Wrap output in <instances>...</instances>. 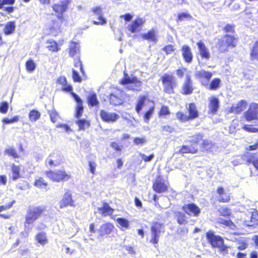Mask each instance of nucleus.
Listing matches in <instances>:
<instances>
[{
	"label": "nucleus",
	"mask_w": 258,
	"mask_h": 258,
	"mask_svg": "<svg viewBox=\"0 0 258 258\" xmlns=\"http://www.w3.org/2000/svg\"><path fill=\"white\" fill-rule=\"evenodd\" d=\"M186 109L188 115L180 111L176 113V117L180 122H184L199 117V112L195 103H189Z\"/></svg>",
	"instance_id": "obj_2"
},
{
	"label": "nucleus",
	"mask_w": 258,
	"mask_h": 258,
	"mask_svg": "<svg viewBox=\"0 0 258 258\" xmlns=\"http://www.w3.org/2000/svg\"><path fill=\"white\" fill-rule=\"evenodd\" d=\"M198 152V148L197 146L183 145L181 147L180 149L178 151V153L181 154H196Z\"/></svg>",
	"instance_id": "obj_31"
},
{
	"label": "nucleus",
	"mask_w": 258,
	"mask_h": 258,
	"mask_svg": "<svg viewBox=\"0 0 258 258\" xmlns=\"http://www.w3.org/2000/svg\"><path fill=\"white\" fill-rule=\"evenodd\" d=\"M162 50L164 51L166 54L168 55L171 54L174 51V46L172 44H168L165 45L163 48Z\"/></svg>",
	"instance_id": "obj_62"
},
{
	"label": "nucleus",
	"mask_w": 258,
	"mask_h": 258,
	"mask_svg": "<svg viewBox=\"0 0 258 258\" xmlns=\"http://www.w3.org/2000/svg\"><path fill=\"white\" fill-rule=\"evenodd\" d=\"M72 78L74 82L80 83L82 81V78L77 71L72 70Z\"/></svg>",
	"instance_id": "obj_61"
},
{
	"label": "nucleus",
	"mask_w": 258,
	"mask_h": 258,
	"mask_svg": "<svg viewBox=\"0 0 258 258\" xmlns=\"http://www.w3.org/2000/svg\"><path fill=\"white\" fill-rule=\"evenodd\" d=\"M147 140L145 137H135L133 142L136 145L142 146L146 143Z\"/></svg>",
	"instance_id": "obj_60"
},
{
	"label": "nucleus",
	"mask_w": 258,
	"mask_h": 258,
	"mask_svg": "<svg viewBox=\"0 0 258 258\" xmlns=\"http://www.w3.org/2000/svg\"><path fill=\"white\" fill-rule=\"evenodd\" d=\"M164 225L162 223L158 222H154L151 226V238L150 242L157 247L159 240L160 233L164 232Z\"/></svg>",
	"instance_id": "obj_9"
},
{
	"label": "nucleus",
	"mask_w": 258,
	"mask_h": 258,
	"mask_svg": "<svg viewBox=\"0 0 258 258\" xmlns=\"http://www.w3.org/2000/svg\"><path fill=\"white\" fill-rule=\"evenodd\" d=\"M148 100L149 99L147 95H141L139 97L135 107V110L137 113H139L141 112L145 106L146 101Z\"/></svg>",
	"instance_id": "obj_36"
},
{
	"label": "nucleus",
	"mask_w": 258,
	"mask_h": 258,
	"mask_svg": "<svg viewBox=\"0 0 258 258\" xmlns=\"http://www.w3.org/2000/svg\"><path fill=\"white\" fill-rule=\"evenodd\" d=\"M214 146V144L211 141L204 139L200 145L201 151L203 152H211Z\"/></svg>",
	"instance_id": "obj_34"
},
{
	"label": "nucleus",
	"mask_w": 258,
	"mask_h": 258,
	"mask_svg": "<svg viewBox=\"0 0 258 258\" xmlns=\"http://www.w3.org/2000/svg\"><path fill=\"white\" fill-rule=\"evenodd\" d=\"M119 84L124 86L132 84L127 89L133 92H140L142 90V82L136 76L130 78L126 72H124L123 77L119 81Z\"/></svg>",
	"instance_id": "obj_4"
},
{
	"label": "nucleus",
	"mask_w": 258,
	"mask_h": 258,
	"mask_svg": "<svg viewBox=\"0 0 258 258\" xmlns=\"http://www.w3.org/2000/svg\"><path fill=\"white\" fill-rule=\"evenodd\" d=\"M48 113L49 115L50 120L53 123H55L58 120L59 118V116L55 110L49 111L48 112Z\"/></svg>",
	"instance_id": "obj_55"
},
{
	"label": "nucleus",
	"mask_w": 258,
	"mask_h": 258,
	"mask_svg": "<svg viewBox=\"0 0 258 258\" xmlns=\"http://www.w3.org/2000/svg\"><path fill=\"white\" fill-rule=\"evenodd\" d=\"M181 50L184 61L188 63H190L193 59V55L189 46L186 45H183Z\"/></svg>",
	"instance_id": "obj_28"
},
{
	"label": "nucleus",
	"mask_w": 258,
	"mask_h": 258,
	"mask_svg": "<svg viewBox=\"0 0 258 258\" xmlns=\"http://www.w3.org/2000/svg\"><path fill=\"white\" fill-rule=\"evenodd\" d=\"M16 203V200H13L8 202L5 205L0 206V212L9 210Z\"/></svg>",
	"instance_id": "obj_57"
},
{
	"label": "nucleus",
	"mask_w": 258,
	"mask_h": 258,
	"mask_svg": "<svg viewBox=\"0 0 258 258\" xmlns=\"http://www.w3.org/2000/svg\"><path fill=\"white\" fill-rule=\"evenodd\" d=\"M239 42V38L234 35L225 34L219 38L216 44L219 53L227 52L230 49L235 48Z\"/></svg>",
	"instance_id": "obj_1"
},
{
	"label": "nucleus",
	"mask_w": 258,
	"mask_h": 258,
	"mask_svg": "<svg viewBox=\"0 0 258 258\" xmlns=\"http://www.w3.org/2000/svg\"><path fill=\"white\" fill-rule=\"evenodd\" d=\"M67 23L64 15H57L56 19L52 20L48 27L50 34L57 36L61 32L62 26L66 25Z\"/></svg>",
	"instance_id": "obj_7"
},
{
	"label": "nucleus",
	"mask_w": 258,
	"mask_h": 258,
	"mask_svg": "<svg viewBox=\"0 0 258 258\" xmlns=\"http://www.w3.org/2000/svg\"><path fill=\"white\" fill-rule=\"evenodd\" d=\"M159 117H164L170 114L169 107L166 105H162L158 113Z\"/></svg>",
	"instance_id": "obj_50"
},
{
	"label": "nucleus",
	"mask_w": 258,
	"mask_h": 258,
	"mask_svg": "<svg viewBox=\"0 0 258 258\" xmlns=\"http://www.w3.org/2000/svg\"><path fill=\"white\" fill-rule=\"evenodd\" d=\"M220 224L223 225L226 227H229L232 230H234L236 228L235 224L232 221V220L222 219L219 222Z\"/></svg>",
	"instance_id": "obj_52"
},
{
	"label": "nucleus",
	"mask_w": 258,
	"mask_h": 258,
	"mask_svg": "<svg viewBox=\"0 0 258 258\" xmlns=\"http://www.w3.org/2000/svg\"><path fill=\"white\" fill-rule=\"evenodd\" d=\"M175 218L179 225H185L187 223V218L185 213L177 211L175 213Z\"/></svg>",
	"instance_id": "obj_41"
},
{
	"label": "nucleus",
	"mask_w": 258,
	"mask_h": 258,
	"mask_svg": "<svg viewBox=\"0 0 258 258\" xmlns=\"http://www.w3.org/2000/svg\"><path fill=\"white\" fill-rule=\"evenodd\" d=\"M155 110L154 106H151L147 111H146L144 115V119L145 121L148 122L152 114H153Z\"/></svg>",
	"instance_id": "obj_58"
},
{
	"label": "nucleus",
	"mask_w": 258,
	"mask_h": 258,
	"mask_svg": "<svg viewBox=\"0 0 258 258\" xmlns=\"http://www.w3.org/2000/svg\"><path fill=\"white\" fill-rule=\"evenodd\" d=\"M68 206L74 207L76 206L74 200L73 199L72 194L70 191H67L63 197L59 202V207L62 209Z\"/></svg>",
	"instance_id": "obj_16"
},
{
	"label": "nucleus",
	"mask_w": 258,
	"mask_h": 258,
	"mask_svg": "<svg viewBox=\"0 0 258 258\" xmlns=\"http://www.w3.org/2000/svg\"><path fill=\"white\" fill-rule=\"evenodd\" d=\"M78 48L77 47V43L73 42L71 43V45L69 48V53L70 56L73 57L76 54Z\"/></svg>",
	"instance_id": "obj_56"
},
{
	"label": "nucleus",
	"mask_w": 258,
	"mask_h": 258,
	"mask_svg": "<svg viewBox=\"0 0 258 258\" xmlns=\"http://www.w3.org/2000/svg\"><path fill=\"white\" fill-rule=\"evenodd\" d=\"M46 211V207L44 206H38L30 208L25 216V224L28 225L33 224L34 222L44 214Z\"/></svg>",
	"instance_id": "obj_5"
},
{
	"label": "nucleus",
	"mask_w": 258,
	"mask_h": 258,
	"mask_svg": "<svg viewBox=\"0 0 258 258\" xmlns=\"http://www.w3.org/2000/svg\"><path fill=\"white\" fill-rule=\"evenodd\" d=\"M25 66L26 69L28 72H32L36 68L35 63L31 59H29L26 61Z\"/></svg>",
	"instance_id": "obj_53"
},
{
	"label": "nucleus",
	"mask_w": 258,
	"mask_h": 258,
	"mask_svg": "<svg viewBox=\"0 0 258 258\" xmlns=\"http://www.w3.org/2000/svg\"><path fill=\"white\" fill-rule=\"evenodd\" d=\"M116 221L121 228L127 229L130 228V221L127 219L124 218H117Z\"/></svg>",
	"instance_id": "obj_49"
},
{
	"label": "nucleus",
	"mask_w": 258,
	"mask_h": 258,
	"mask_svg": "<svg viewBox=\"0 0 258 258\" xmlns=\"http://www.w3.org/2000/svg\"><path fill=\"white\" fill-rule=\"evenodd\" d=\"M15 29V25L14 22L7 23L4 27V33L8 35L14 33Z\"/></svg>",
	"instance_id": "obj_45"
},
{
	"label": "nucleus",
	"mask_w": 258,
	"mask_h": 258,
	"mask_svg": "<svg viewBox=\"0 0 258 258\" xmlns=\"http://www.w3.org/2000/svg\"><path fill=\"white\" fill-rule=\"evenodd\" d=\"M222 30L225 34H234L235 33V25L233 24H226Z\"/></svg>",
	"instance_id": "obj_48"
},
{
	"label": "nucleus",
	"mask_w": 258,
	"mask_h": 258,
	"mask_svg": "<svg viewBox=\"0 0 258 258\" xmlns=\"http://www.w3.org/2000/svg\"><path fill=\"white\" fill-rule=\"evenodd\" d=\"M114 229L115 227L112 223L107 222L100 226L98 232L100 236L103 237L111 234Z\"/></svg>",
	"instance_id": "obj_21"
},
{
	"label": "nucleus",
	"mask_w": 258,
	"mask_h": 258,
	"mask_svg": "<svg viewBox=\"0 0 258 258\" xmlns=\"http://www.w3.org/2000/svg\"><path fill=\"white\" fill-rule=\"evenodd\" d=\"M145 23V20L142 18L137 17L127 27L128 31L132 33L139 32Z\"/></svg>",
	"instance_id": "obj_15"
},
{
	"label": "nucleus",
	"mask_w": 258,
	"mask_h": 258,
	"mask_svg": "<svg viewBox=\"0 0 258 258\" xmlns=\"http://www.w3.org/2000/svg\"><path fill=\"white\" fill-rule=\"evenodd\" d=\"M181 209L185 214L193 217L199 216L201 212L200 208L194 203L184 204Z\"/></svg>",
	"instance_id": "obj_13"
},
{
	"label": "nucleus",
	"mask_w": 258,
	"mask_h": 258,
	"mask_svg": "<svg viewBox=\"0 0 258 258\" xmlns=\"http://www.w3.org/2000/svg\"><path fill=\"white\" fill-rule=\"evenodd\" d=\"M191 18V16L188 13H180L177 15L176 21L178 23Z\"/></svg>",
	"instance_id": "obj_51"
},
{
	"label": "nucleus",
	"mask_w": 258,
	"mask_h": 258,
	"mask_svg": "<svg viewBox=\"0 0 258 258\" xmlns=\"http://www.w3.org/2000/svg\"><path fill=\"white\" fill-rule=\"evenodd\" d=\"M20 170L19 166L14 164L11 165V171L12 173L11 179L13 180H16L21 177Z\"/></svg>",
	"instance_id": "obj_43"
},
{
	"label": "nucleus",
	"mask_w": 258,
	"mask_h": 258,
	"mask_svg": "<svg viewBox=\"0 0 258 258\" xmlns=\"http://www.w3.org/2000/svg\"><path fill=\"white\" fill-rule=\"evenodd\" d=\"M203 137L204 136L201 133L196 134L191 136V140L189 142L191 143V145L197 146V145L203 141L204 140Z\"/></svg>",
	"instance_id": "obj_42"
},
{
	"label": "nucleus",
	"mask_w": 258,
	"mask_h": 258,
	"mask_svg": "<svg viewBox=\"0 0 258 258\" xmlns=\"http://www.w3.org/2000/svg\"><path fill=\"white\" fill-rule=\"evenodd\" d=\"M152 188L157 193H163L168 191V187L164 182V180L161 176L156 177L152 184Z\"/></svg>",
	"instance_id": "obj_12"
},
{
	"label": "nucleus",
	"mask_w": 258,
	"mask_h": 258,
	"mask_svg": "<svg viewBox=\"0 0 258 258\" xmlns=\"http://www.w3.org/2000/svg\"><path fill=\"white\" fill-rule=\"evenodd\" d=\"M243 117L247 121H258V103H251L247 110L244 112Z\"/></svg>",
	"instance_id": "obj_10"
},
{
	"label": "nucleus",
	"mask_w": 258,
	"mask_h": 258,
	"mask_svg": "<svg viewBox=\"0 0 258 258\" xmlns=\"http://www.w3.org/2000/svg\"><path fill=\"white\" fill-rule=\"evenodd\" d=\"M87 101L88 105L91 107L97 106L99 104L97 95L95 93H92L87 96Z\"/></svg>",
	"instance_id": "obj_38"
},
{
	"label": "nucleus",
	"mask_w": 258,
	"mask_h": 258,
	"mask_svg": "<svg viewBox=\"0 0 258 258\" xmlns=\"http://www.w3.org/2000/svg\"><path fill=\"white\" fill-rule=\"evenodd\" d=\"M62 161V156L58 152L51 153L47 157L45 162L50 167L57 166L59 165Z\"/></svg>",
	"instance_id": "obj_19"
},
{
	"label": "nucleus",
	"mask_w": 258,
	"mask_h": 258,
	"mask_svg": "<svg viewBox=\"0 0 258 258\" xmlns=\"http://www.w3.org/2000/svg\"><path fill=\"white\" fill-rule=\"evenodd\" d=\"M157 32L155 29L152 28L147 33L141 35L143 40H148L156 43L158 41Z\"/></svg>",
	"instance_id": "obj_29"
},
{
	"label": "nucleus",
	"mask_w": 258,
	"mask_h": 258,
	"mask_svg": "<svg viewBox=\"0 0 258 258\" xmlns=\"http://www.w3.org/2000/svg\"><path fill=\"white\" fill-rule=\"evenodd\" d=\"M238 245L237 248L239 250H243L248 247V243L245 240H240L238 242Z\"/></svg>",
	"instance_id": "obj_64"
},
{
	"label": "nucleus",
	"mask_w": 258,
	"mask_h": 258,
	"mask_svg": "<svg viewBox=\"0 0 258 258\" xmlns=\"http://www.w3.org/2000/svg\"><path fill=\"white\" fill-rule=\"evenodd\" d=\"M98 211L99 213L103 217L105 216H111L113 215L114 210L106 202H103L102 206L101 207L98 208Z\"/></svg>",
	"instance_id": "obj_27"
},
{
	"label": "nucleus",
	"mask_w": 258,
	"mask_h": 258,
	"mask_svg": "<svg viewBox=\"0 0 258 258\" xmlns=\"http://www.w3.org/2000/svg\"><path fill=\"white\" fill-rule=\"evenodd\" d=\"M246 157V163L247 164H252L256 170L258 171V157H256L255 153H247L244 155Z\"/></svg>",
	"instance_id": "obj_32"
},
{
	"label": "nucleus",
	"mask_w": 258,
	"mask_h": 258,
	"mask_svg": "<svg viewBox=\"0 0 258 258\" xmlns=\"http://www.w3.org/2000/svg\"><path fill=\"white\" fill-rule=\"evenodd\" d=\"M217 194V201L219 203H227L231 200V194L227 192L225 188L219 186L216 189Z\"/></svg>",
	"instance_id": "obj_18"
},
{
	"label": "nucleus",
	"mask_w": 258,
	"mask_h": 258,
	"mask_svg": "<svg viewBox=\"0 0 258 258\" xmlns=\"http://www.w3.org/2000/svg\"><path fill=\"white\" fill-rule=\"evenodd\" d=\"M212 73L209 71H206L204 70H202L197 72L196 76L197 78L202 80H205L209 81L212 77Z\"/></svg>",
	"instance_id": "obj_37"
},
{
	"label": "nucleus",
	"mask_w": 258,
	"mask_h": 258,
	"mask_svg": "<svg viewBox=\"0 0 258 258\" xmlns=\"http://www.w3.org/2000/svg\"><path fill=\"white\" fill-rule=\"evenodd\" d=\"M33 185L39 188H47L48 183L44 177H39L35 180Z\"/></svg>",
	"instance_id": "obj_40"
},
{
	"label": "nucleus",
	"mask_w": 258,
	"mask_h": 258,
	"mask_svg": "<svg viewBox=\"0 0 258 258\" xmlns=\"http://www.w3.org/2000/svg\"><path fill=\"white\" fill-rule=\"evenodd\" d=\"M91 11L93 15L98 16V21H93L92 22L93 24L97 25H103L106 23V19L103 17L101 7H95L92 9Z\"/></svg>",
	"instance_id": "obj_22"
},
{
	"label": "nucleus",
	"mask_w": 258,
	"mask_h": 258,
	"mask_svg": "<svg viewBox=\"0 0 258 258\" xmlns=\"http://www.w3.org/2000/svg\"><path fill=\"white\" fill-rule=\"evenodd\" d=\"M46 43L47 44V48L52 52H57L60 49L58 44L54 40H48Z\"/></svg>",
	"instance_id": "obj_39"
},
{
	"label": "nucleus",
	"mask_w": 258,
	"mask_h": 258,
	"mask_svg": "<svg viewBox=\"0 0 258 258\" xmlns=\"http://www.w3.org/2000/svg\"><path fill=\"white\" fill-rule=\"evenodd\" d=\"M70 0H62L60 3L54 4L52 6L53 12L57 15H63V14L68 8Z\"/></svg>",
	"instance_id": "obj_20"
},
{
	"label": "nucleus",
	"mask_w": 258,
	"mask_h": 258,
	"mask_svg": "<svg viewBox=\"0 0 258 258\" xmlns=\"http://www.w3.org/2000/svg\"><path fill=\"white\" fill-rule=\"evenodd\" d=\"M72 97L77 103V106L76 108L75 116L77 118H80L82 115L84 110L83 101L80 97L76 93L72 94Z\"/></svg>",
	"instance_id": "obj_26"
},
{
	"label": "nucleus",
	"mask_w": 258,
	"mask_h": 258,
	"mask_svg": "<svg viewBox=\"0 0 258 258\" xmlns=\"http://www.w3.org/2000/svg\"><path fill=\"white\" fill-rule=\"evenodd\" d=\"M46 176L53 182H64L70 180L71 174L64 170H48L45 172Z\"/></svg>",
	"instance_id": "obj_6"
},
{
	"label": "nucleus",
	"mask_w": 258,
	"mask_h": 258,
	"mask_svg": "<svg viewBox=\"0 0 258 258\" xmlns=\"http://www.w3.org/2000/svg\"><path fill=\"white\" fill-rule=\"evenodd\" d=\"M76 123L80 130H84L86 127H88L90 125L89 122L84 119L77 120Z\"/></svg>",
	"instance_id": "obj_54"
},
{
	"label": "nucleus",
	"mask_w": 258,
	"mask_h": 258,
	"mask_svg": "<svg viewBox=\"0 0 258 258\" xmlns=\"http://www.w3.org/2000/svg\"><path fill=\"white\" fill-rule=\"evenodd\" d=\"M220 215L223 217H229L231 214V210L227 207H222L219 210Z\"/></svg>",
	"instance_id": "obj_59"
},
{
	"label": "nucleus",
	"mask_w": 258,
	"mask_h": 258,
	"mask_svg": "<svg viewBox=\"0 0 258 258\" xmlns=\"http://www.w3.org/2000/svg\"><path fill=\"white\" fill-rule=\"evenodd\" d=\"M163 85V90L167 94L175 93L174 89L177 87V83L176 78L172 74H164L160 78Z\"/></svg>",
	"instance_id": "obj_3"
},
{
	"label": "nucleus",
	"mask_w": 258,
	"mask_h": 258,
	"mask_svg": "<svg viewBox=\"0 0 258 258\" xmlns=\"http://www.w3.org/2000/svg\"><path fill=\"white\" fill-rule=\"evenodd\" d=\"M206 236L208 241L213 247L217 248L220 247L224 243L223 238L220 236L215 235L214 232L212 230L207 232Z\"/></svg>",
	"instance_id": "obj_14"
},
{
	"label": "nucleus",
	"mask_w": 258,
	"mask_h": 258,
	"mask_svg": "<svg viewBox=\"0 0 258 258\" xmlns=\"http://www.w3.org/2000/svg\"><path fill=\"white\" fill-rule=\"evenodd\" d=\"M250 56L251 59L258 60V39L254 42L250 50Z\"/></svg>",
	"instance_id": "obj_44"
},
{
	"label": "nucleus",
	"mask_w": 258,
	"mask_h": 258,
	"mask_svg": "<svg viewBox=\"0 0 258 258\" xmlns=\"http://www.w3.org/2000/svg\"><path fill=\"white\" fill-rule=\"evenodd\" d=\"M56 82L57 84L61 86V91L70 93L72 96V94L74 93L73 92V87L71 85L68 84L67 79L64 76L58 77L56 80Z\"/></svg>",
	"instance_id": "obj_23"
},
{
	"label": "nucleus",
	"mask_w": 258,
	"mask_h": 258,
	"mask_svg": "<svg viewBox=\"0 0 258 258\" xmlns=\"http://www.w3.org/2000/svg\"><path fill=\"white\" fill-rule=\"evenodd\" d=\"M197 45L201 57L206 60L209 59L211 57L210 52L204 42L200 40L197 42Z\"/></svg>",
	"instance_id": "obj_24"
},
{
	"label": "nucleus",
	"mask_w": 258,
	"mask_h": 258,
	"mask_svg": "<svg viewBox=\"0 0 258 258\" xmlns=\"http://www.w3.org/2000/svg\"><path fill=\"white\" fill-rule=\"evenodd\" d=\"M9 108L8 103L5 101H2L0 103V112L5 114L7 112Z\"/></svg>",
	"instance_id": "obj_63"
},
{
	"label": "nucleus",
	"mask_w": 258,
	"mask_h": 258,
	"mask_svg": "<svg viewBox=\"0 0 258 258\" xmlns=\"http://www.w3.org/2000/svg\"><path fill=\"white\" fill-rule=\"evenodd\" d=\"M99 114L101 119L107 123L116 122L119 118V115L116 113L109 112L104 109L100 111Z\"/></svg>",
	"instance_id": "obj_17"
},
{
	"label": "nucleus",
	"mask_w": 258,
	"mask_h": 258,
	"mask_svg": "<svg viewBox=\"0 0 258 258\" xmlns=\"http://www.w3.org/2000/svg\"><path fill=\"white\" fill-rule=\"evenodd\" d=\"M4 153L6 155L14 158H18L20 156L17 153L16 149L13 147H9L6 149L4 151Z\"/></svg>",
	"instance_id": "obj_47"
},
{
	"label": "nucleus",
	"mask_w": 258,
	"mask_h": 258,
	"mask_svg": "<svg viewBox=\"0 0 258 258\" xmlns=\"http://www.w3.org/2000/svg\"><path fill=\"white\" fill-rule=\"evenodd\" d=\"M219 108V101L218 99L216 97H212L209 100V113L211 114H215Z\"/></svg>",
	"instance_id": "obj_30"
},
{
	"label": "nucleus",
	"mask_w": 258,
	"mask_h": 258,
	"mask_svg": "<svg viewBox=\"0 0 258 258\" xmlns=\"http://www.w3.org/2000/svg\"><path fill=\"white\" fill-rule=\"evenodd\" d=\"M40 116V112L36 109L30 110L28 115L29 120L32 122H35L39 119Z\"/></svg>",
	"instance_id": "obj_46"
},
{
	"label": "nucleus",
	"mask_w": 258,
	"mask_h": 258,
	"mask_svg": "<svg viewBox=\"0 0 258 258\" xmlns=\"http://www.w3.org/2000/svg\"><path fill=\"white\" fill-rule=\"evenodd\" d=\"M221 80L218 78L212 79L209 84H205V86L209 90H217L221 86Z\"/></svg>",
	"instance_id": "obj_35"
},
{
	"label": "nucleus",
	"mask_w": 258,
	"mask_h": 258,
	"mask_svg": "<svg viewBox=\"0 0 258 258\" xmlns=\"http://www.w3.org/2000/svg\"><path fill=\"white\" fill-rule=\"evenodd\" d=\"M35 239L37 243L42 246L45 245L48 243V239L47 238V234L46 232L44 231L38 232L35 235Z\"/></svg>",
	"instance_id": "obj_33"
},
{
	"label": "nucleus",
	"mask_w": 258,
	"mask_h": 258,
	"mask_svg": "<svg viewBox=\"0 0 258 258\" xmlns=\"http://www.w3.org/2000/svg\"><path fill=\"white\" fill-rule=\"evenodd\" d=\"M196 87L194 86L193 81L189 75H186L185 79L181 86V93L183 95L191 94Z\"/></svg>",
	"instance_id": "obj_11"
},
{
	"label": "nucleus",
	"mask_w": 258,
	"mask_h": 258,
	"mask_svg": "<svg viewBox=\"0 0 258 258\" xmlns=\"http://www.w3.org/2000/svg\"><path fill=\"white\" fill-rule=\"evenodd\" d=\"M126 95L124 91L118 88L114 89L108 97L109 104L113 106L122 104L124 102V96Z\"/></svg>",
	"instance_id": "obj_8"
},
{
	"label": "nucleus",
	"mask_w": 258,
	"mask_h": 258,
	"mask_svg": "<svg viewBox=\"0 0 258 258\" xmlns=\"http://www.w3.org/2000/svg\"><path fill=\"white\" fill-rule=\"evenodd\" d=\"M247 103L244 100H240L236 105L231 106L228 112L234 114H239L243 111L246 107Z\"/></svg>",
	"instance_id": "obj_25"
}]
</instances>
